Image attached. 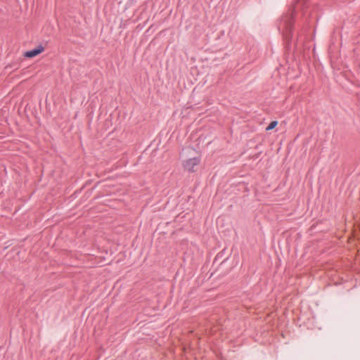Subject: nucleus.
Wrapping results in <instances>:
<instances>
[{
  "label": "nucleus",
  "mask_w": 360,
  "mask_h": 360,
  "mask_svg": "<svg viewBox=\"0 0 360 360\" xmlns=\"http://www.w3.org/2000/svg\"><path fill=\"white\" fill-rule=\"evenodd\" d=\"M201 161L200 156L188 158L183 162V167L185 170L189 172H194L195 167L198 166Z\"/></svg>",
  "instance_id": "nucleus-1"
},
{
  "label": "nucleus",
  "mask_w": 360,
  "mask_h": 360,
  "mask_svg": "<svg viewBox=\"0 0 360 360\" xmlns=\"http://www.w3.org/2000/svg\"><path fill=\"white\" fill-rule=\"evenodd\" d=\"M44 51V47L42 45H39L34 49L25 52L24 56L26 58H33L42 53Z\"/></svg>",
  "instance_id": "nucleus-2"
},
{
  "label": "nucleus",
  "mask_w": 360,
  "mask_h": 360,
  "mask_svg": "<svg viewBox=\"0 0 360 360\" xmlns=\"http://www.w3.org/2000/svg\"><path fill=\"white\" fill-rule=\"evenodd\" d=\"M278 124V122L277 121H272L269 125L268 127H266V130L267 131H269V130H271L273 129L274 128H275L276 127V125Z\"/></svg>",
  "instance_id": "nucleus-3"
},
{
  "label": "nucleus",
  "mask_w": 360,
  "mask_h": 360,
  "mask_svg": "<svg viewBox=\"0 0 360 360\" xmlns=\"http://www.w3.org/2000/svg\"><path fill=\"white\" fill-rule=\"evenodd\" d=\"M186 150H188V152L189 153H191V152H193V151H194V149H193V148H187Z\"/></svg>",
  "instance_id": "nucleus-4"
}]
</instances>
